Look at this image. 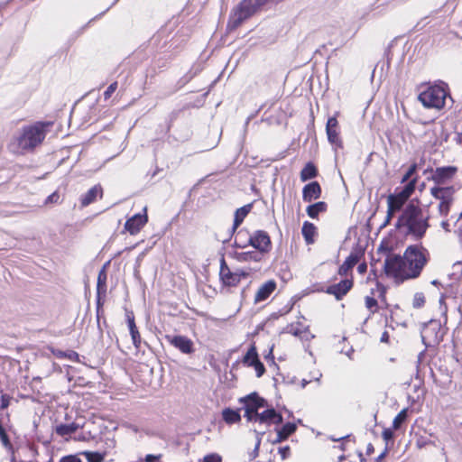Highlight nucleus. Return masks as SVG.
I'll list each match as a JSON object with an SVG mask.
<instances>
[{"label":"nucleus","mask_w":462,"mask_h":462,"mask_svg":"<svg viewBox=\"0 0 462 462\" xmlns=\"http://www.w3.org/2000/svg\"><path fill=\"white\" fill-rule=\"evenodd\" d=\"M374 448L372 443H369L366 447V455L370 456L372 453H374Z\"/></svg>","instance_id":"nucleus-64"},{"label":"nucleus","mask_w":462,"mask_h":462,"mask_svg":"<svg viewBox=\"0 0 462 462\" xmlns=\"http://www.w3.org/2000/svg\"><path fill=\"white\" fill-rule=\"evenodd\" d=\"M79 455L84 456L88 462H103L105 459V453H100L97 451H82Z\"/></svg>","instance_id":"nucleus-35"},{"label":"nucleus","mask_w":462,"mask_h":462,"mask_svg":"<svg viewBox=\"0 0 462 462\" xmlns=\"http://www.w3.org/2000/svg\"><path fill=\"white\" fill-rule=\"evenodd\" d=\"M301 233L307 245L314 243V236L316 234V226L314 224L305 221L302 225Z\"/></svg>","instance_id":"nucleus-29"},{"label":"nucleus","mask_w":462,"mask_h":462,"mask_svg":"<svg viewBox=\"0 0 462 462\" xmlns=\"http://www.w3.org/2000/svg\"><path fill=\"white\" fill-rule=\"evenodd\" d=\"M229 269V267L227 266L226 261H225V258L222 257L221 260H220V271L219 273H223V272H226V270Z\"/></svg>","instance_id":"nucleus-58"},{"label":"nucleus","mask_w":462,"mask_h":462,"mask_svg":"<svg viewBox=\"0 0 462 462\" xmlns=\"http://www.w3.org/2000/svg\"><path fill=\"white\" fill-rule=\"evenodd\" d=\"M79 454H71L62 457L59 462H82Z\"/></svg>","instance_id":"nucleus-45"},{"label":"nucleus","mask_w":462,"mask_h":462,"mask_svg":"<svg viewBox=\"0 0 462 462\" xmlns=\"http://www.w3.org/2000/svg\"><path fill=\"white\" fill-rule=\"evenodd\" d=\"M276 289V282L273 280H269L263 283L255 294L254 301L261 302L269 298V296Z\"/></svg>","instance_id":"nucleus-21"},{"label":"nucleus","mask_w":462,"mask_h":462,"mask_svg":"<svg viewBox=\"0 0 462 462\" xmlns=\"http://www.w3.org/2000/svg\"><path fill=\"white\" fill-rule=\"evenodd\" d=\"M52 354L58 358H67L73 362L79 361V355L73 350L62 351L60 349H53Z\"/></svg>","instance_id":"nucleus-33"},{"label":"nucleus","mask_w":462,"mask_h":462,"mask_svg":"<svg viewBox=\"0 0 462 462\" xmlns=\"http://www.w3.org/2000/svg\"><path fill=\"white\" fill-rule=\"evenodd\" d=\"M328 141L338 148L343 147L342 140L339 137L338 122L336 116L328 117L326 125Z\"/></svg>","instance_id":"nucleus-15"},{"label":"nucleus","mask_w":462,"mask_h":462,"mask_svg":"<svg viewBox=\"0 0 462 462\" xmlns=\"http://www.w3.org/2000/svg\"><path fill=\"white\" fill-rule=\"evenodd\" d=\"M259 449H260V440L255 442L254 448L248 454L250 461L254 460L258 457Z\"/></svg>","instance_id":"nucleus-49"},{"label":"nucleus","mask_w":462,"mask_h":462,"mask_svg":"<svg viewBox=\"0 0 462 462\" xmlns=\"http://www.w3.org/2000/svg\"><path fill=\"white\" fill-rule=\"evenodd\" d=\"M389 338H390L389 333L387 331H384L381 336L380 341L383 343H388Z\"/></svg>","instance_id":"nucleus-62"},{"label":"nucleus","mask_w":462,"mask_h":462,"mask_svg":"<svg viewBox=\"0 0 462 462\" xmlns=\"http://www.w3.org/2000/svg\"><path fill=\"white\" fill-rule=\"evenodd\" d=\"M427 254H429L428 250L418 245H409L405 249L403 258L409 271L404 278L415 279L420 275L428 263Z\"/></svg>","instance_id":"nucleus-2"},{"label":"nucleus","mask_w":462,"mask_h":462,"mask_svg":"<svg viewBox=\"0 0 462 462\" xmlns=\"http://www.w3.org/2000/svg\"><path fill=\"white\" fill-rule=\"evenodd\" d=\"M257 421L260 424H275L280 425L283 422V417L281 412L277 411L273 406L268 404V407L256 416Z\"/></svg>","instance_id":"nucleus-13"},{"label":"nucleus","mask_w":462,"mask_h":462,"mask_svg":"<svg viewBox=\"0 0 462 462\" xmlns=\"http://www.w3.org/2000/svg\"><path fill=\"white\" fill-rule=\"evenodd\" d=\"M44 127L45 124L42 122L23 126L15 138L18 148L28 151L39 145L45 138Z\"/></svg>","instance_id":"nucleus-3"},{"label":"nucleus","mask_w":462,"mask_h":462,"mask_svg":"<svg viewBox=\"0 0 462 462\" xmlns=\"http://www.w3.org/2000/svg\"><path fill=\"white\" fill-rule=\"evenodd\" d=\"M354 282L352 279L341 280L338 283L329 285L325 290V292L334 295L336 300H342L347 292L353 288Z\"/></svg>","instance_id":"nucleus-12"},{"label":"nucleus","mask_w":462,"mask_h":462,"mask_svg":"<svg viewBox=\"0 0 462 462\" xmlns=\"http://www.w3.org/2000/svg\"><path fill=\"white\" fill-rule=\"evenodd\" d=\"M417 170L418 164L416 162L411 164L405 174L402 176L401 183L406 184L408 181H410L412 179L411 177L416 173Z\"/></svg>","instance_id":"nucleus-38"},{"label":"nucleus","mask_w":462,"mask_h":462,"mask_svg":"<svg viewBox=\"0 0 462 462\" xmlns=\"http://www.w3.org/2000/svg\"><path fill=\"white\" fill-rule=\"evenodd\" d=\"M377 300L374 297L366 296L365 297V307L370 310L371 313L376 312L377 308Z\"/></svg>","instance_id":"nucleus-42"},{"label":"nucleus","mask_w":462,"mask_h":462,"mask_svg":"<svg viewBox=\"0 0 462 462\" xmlns=\"http://www.w3.org/2000/svg\"><path fill=\"white\" fill-rule=\"evenodd\" d=\"M395 212H398V210H392V209H390V206H388L387 216H386L385 221L383 222V224L382 225L381 227H384L390 223V221Z\"/></svg>","instance_id":"nucleus-53"},{"label":"nucleus","mask_w":462,"mask_h":462,"mask_svg":"<svg viewBox=\"0 0 462 462\" xmlns=\"http://www.w3.org/2000/svg\"><path fill=\"white\" fill-rule=\"evenodd\" d=\"M429 220L430 217H423L422 209L414 203V200H411L399 216L395 227H406V234L419 241L425 236L428 228L430 226Z\"/></svg>","instance_id":"nucleus-1"},{"label":"nucleus","mask_w":462,"mask_h":462,"mask_svg":"<svg viewBox=\"0 0 462 462\" xmlns=\"http://www.w3.org/2000/svg\"><path fill=\"white\" fill-rule=\"evenodd\" d=\"M236 259L240 262H260L263 259V254L258 251H247L239 253Z\"/></svg>","instance_id":"nucleus-31"},{"label":"nucleus","mask_w":462,"mask_h":462,"mask_svg":"<svg viewBox=\"0 0 462 462\" xmlns=\"http://www.w3.org/2000/svg\"><path fill=\"white\" fill-rule=\"evenodd\" d=\"M364 255V251L359 250L356 252H351L350 254L346 257L344 263L339 266L337 273L340 276H345L347 273L354 268V266L359 262L361 257Z\"/></svg>","instance_id":"nucleus-17"},{"label":"nucleus","mask_w":462,"mask_h":462,"mask_svg":"<svg viewBox=\"0 0 462 462\" xmlns=\"http://www.w3.org/2000/svg\"><path fill=\"white\" fill-rule=\"evenodd\" d=\"M421 342L425 348L438 346L444 337L441 329L440 321L438 319H430L422 325L420 331Z\"/></svg>","instance_id":"nucleus-9"},{"label":"nucleus","mask_w":462,"mask_h":462,"mask_svg":"<svg viewBox=\"0 0 462 462\" xmlns=\"http://www.w3.org/2000/svg\"><path fill=\"white\" fill-rule=\"evenodd\" d=\"M252 367L255 369L257 377H261L265 373V367L260 360H257V362L254 364V365H252Z\"/></svg>","instance_id":"nucleus-48"},{"label":"nucleus","mask_w":462,"mask_h":462,"mask_svg":"<svg viewBox=\"0 0 462 462\" xmlns=\"http://www.w3.org/2000/svg\"><path fill=\"white\" fill-rule=\"evenodd\" d=\"M248 245L253 246L262 254H266L272 249L270 236L263 230H256L254 235L248 236L246 241L236 243V248H245Z\"/></svg>","instance_id":"nucleus-10"},{"label":"nucleus","mask_w":462,"mask_h":462,"mask_svg":"<svg viewBox=\"0 0 462 462\" xmlns=\"http://www.w3.org/2000/svg\"><path fill=\"white\" fill-rule=\"evenodd\" d=\"M162 454H159V455L148 454L145 456L144 460H143V462H159L160 459L162 458Z\"/></svg>","instance_id":"nucleus-52"},{"label":"nucleus","mask_w":462,"mask_h":462,"mask_svg":"<svg viewBox=\"0 0 462 462\" xmlns=\"http://www.w3.org/2000/svg\"><path fill=\"white\" fill-rule=\"evenodd\" d=\"M448 96H449L448 85L440 81L420 92L418 99L425 107L440 109L445 106Z\"/></svg>","instance_id":"nucleus-4"},{"label":"nucleus","mask_w":462,"mask_h":462,"mask_svg":"<svg viewBox=\"0 0 462 462\" xmlns=\"http://www.w3.org/2000/svg\"><path fill=\"white\" fill-rule=\"evenodd\" d=\"M171 344L182 354L190 355L195 352L194 343L186 336L177 335L170 339Z\"/></svg>","instance_id":"nucleus-16"},{"label":"nucleus","mask_w":462,"mask_h":462,"mask_svg":"<svg viewBox=\"0 0 462 462\" xmlns=\"http://www.w3.org/2000/svg\"><path fill=\"white\" fill-rule=\"evenodd\" d=\"M125 317L133 344L135 346V348L139 349L141 347L142 339L140 333L137 329V327L135 325L134 315L133 311L126 310Z\"/></svg>","instance_id":"nucleus-20"},{"label":"nucleus","mask_w":462,"mask_h":462,"mask_svg":"<svg viewBox=\"0 0 462 462\" xmlns=\"http://www.w3.org/2000/svg\"><path fill=\"white\" fill-rule=\"evenodd\" d=\"M425 304V296L422 292H416L413 296L412 307L414 309H420Z\"/></svg>","instance_id":"nucleus-39"},{"label":"nucleus","mask_w":462,"mask_h":462,"mask_svg":"<svg viewBox=\"0 0 462 462\" xmlns=\"http://www.w3.org/2000/svg\"><path fill=\"white\" fill-rule=\"evenodd\" d=\"M229 269V267L227 266L226 261H225V258L222 257L221 260H220V271L219 273H223V272H226V270Z\"/></svg>","instance_id":"nucleus-59"},{"label":"nucleus","mask_w":462,"mask_h":462,"mask_svg":"<svg viewBox=\"0 0 462 462\" xmlns=\"http://www.w3.org/2000/svg\"><path fill=\"white\" fill-rule=\"evenodd\" d=\"M60 203V195L58 191H54L51 195H49L45 199V204H59Z\"/></svg>","instance_id":"nucleus-43"},{"label":"nucleus","mask_w":462,"mask_h":462,"mask_svg":"<svg viewBox=\"0 0 462 462\" xmlns=\"http://www.w3.org/2000/svg\"><path fill=\"white\" fill-rule=\"evenodd\" d=\"M455 234L457 235L459 243L462 245V223L459 225L458 228L455 230Z\"/></svg>","instance_id":"nucleus-57"},{"label":"nucleus","mask_w":462,"mask_h":462,"mask_svg":"<svg viewBox=\"0 0 462 462\" xmlns=\"http://www.w3.org/2000/svg\"><path fill=\"white\" fill-rule=\"evenodd\" d=\"M418 177H414L403 187H397L394 192L387 197V206L392 210H402L406 202L410 199L416 189Z\"/></svg>","instance_id":"nucleus-6"},{"label":"nucleus","mask_w":462,"mask_h":462,"mask_svg":"<svg viewBox=\"0 0 462 462\" xmlns=\"http://www.w3.org/2000/svg\"><path fill=\"white\" fill-rule=\"evenodd\" d=\"M367 271V264L366 263H361L358 264L357 266V272L360 273V274H364Z\"/></svg>","instance_id":"nucleus-56"},{"label":"nucleus","mask_w":462,"mask_h":462,"mask_svg":"<svg viewBox=\"0 0 462 462\" xmlns=\"http://www.w3.org/2000/svg\"><path fill=\"white\" fill-rule=\"evenodd\" d=\"M222 419L228 425L239 422L241 420L240 409L225 408L222 411Z\"/></svg>","instance_id":"nucleus-24"},{"label":"nucleus","mask_w":462,"mask_h":462,"mask_svg":"<svg viewBox=\"0 0 462 462\" xmlns=\"http://www.w3.org/2000/svg\"><path fill=\"white\" fill-rule=\"evenodd\" d=\"M377 291H379V298L384 299L385 293H386V287L380 283L379 282H376Z\"/></svg>","instance_id":"nucleus-54"},{"label":"nucleus","mask_w":462,"mask_h":462,"mask_svg":"<svg viewBox=\"0 0 462 462\" xmlns=\"http://www.w3.org/2000/svg\"><path fill=\"white\" fill-rule=\"evenodd\" d=\"M239 402L242 403L243 409L245 410V418L247 421L256 422V416L259 415V410L262 408L268 407V402L263 397H261L258 393L253 392L239 399Z\"/></svg>","instance_id":"nucleus-7"},{"label":"nucleus","mask_w":462,"mask_h":462,"mask_svg":"<svg viewBox=\"0 0 462 462\" xmlns=\"http://www.w3.org/2000/svg\"><path fill=\"white\" fill-rule=\"evenodd\" d=\"M249 236L250 235H249L248 230H246L245 228L240 229L236 233L233 246L236 247V243H237V241H238V243L241 241H246L248 239Z\"/></svg>","instance_id":"nucleus-41"},{"label":"nucleus","mask_w":462,"mask_h":462,"mask_svg":"<svg viewBox=\"0 0 462 462\" xmlns=\"http://www.w3.org/2000/svg\"><path fill=\"white\" fill-rule=\"evenodd\" d=\"M197 75V71L193 69H189L186 74H184L176 83L173 92H176L181 89L186 84H188L195 76Z\"/></svg>","instance_id":"nucleus-34"},{"label":"nucleus","mask_w":462,"mask_h":462,"mask_svg":"<svg viewBox=\"0 0 462 462\" xmlns=\"http://www.w3.org/2000/svg\"><path fill=\"white\" fill-rule=\"evenodd\" d=\"M202 462H222V457L220 455L217 453H211L208 455H206L203 457Z\"/></svg>","instance_id":"nucleus-44"},{"label":"nucleus","mask_w":462,"mask_h":462,"mask_svg":"<svg viewBox=\"0 0 462 462\" xmlns=\"http://www.w3.org/2000/svg\"><path fill=\"white\" fill-rule=\"evenodd\" d=\"M328 204L324 201H319L307 207L306 212L310 218H317L320 213L326 212Z\"/></svg>","instance_id":"nucleus-28"},{"label":"nucleus","mask_w":462,"mask_h":462,"mask_svg":"<svg viewBox=\"0 0 462 462\" xmlns=\"http://www.w3.org/2000/svg\"><path fill=\"white\" fill-rule=\"evenodd\" d=\"M117 88V82L115 81L113 83H111L107 88L105 90L104 92V98L106 100L108 98H110V97L112 96V94L116 90Z\"/></svg>","instance_id":"nucleus-46"},{"label":"nucleus","mask_w":462,"mask_h":462,"mask_svg":"<svg viewBox=\"0 0 462 462\" xmlns=\"http://www.w3.org/2000/svg\"><path fill=\"white\" fill-rule=\"evenodd\" d=\"M430 193L434 199L439 200L438 206L439 216L448 217L455 200L456 188L453 185L432 186L430 189Z\"/></svg>","instance_id":"nucleus-5"},{"label":"nucleus","mask_w":462,"mask_h":462,"mask_svg":"<svg viewBox=\"0 0 462 462\" xmlns=\"http://www.w3.org/2000/svg\"><path fill=\"white\" fill-rule=\"evenodd\" d=\"M320 184L314 180L306 184L302 189V199L304 202H311L312 200L318 199L321 196Z\"/></svg>","instance_id":"nucleus-18"},{"label":"nucleus","mask_w":462,"mask_h":462,"mask_svg":"<svg viewBox=\"0 0 462 462\" xmlns=\"http://www.w3.org/2000/svg\"><path fill=\"white\" fill-rule=\"evenodd\" d=\"M110 263V261L106 262L103 267L99 270L97 281V294H106V267Z\"/></svg>","instance_id":"nucleus-23"},{"label":"nucleus","mask_w":462,"mask_h":462,"mask_svg":"<svg viewBox=\"0 0 462 462\" xmlns=\"http://www.w3.org/2000/svg\"><path fill=\"white\" fill-rule=\"evenodd\" d=\"M259 359V356L257 353V349L255 346L253 344L247 350L246 354L243 358V364L247 366L254 365V364Z\"/></svg>","instance_id":"nucleus-32"},{"label":"nucleus","mask_w":462,"mask_h":462,"mask_svg":"<svg viewBox=\"0 0 462 462\" xmlns=\"http://www.w3.org/2000/svg\"><path fill=\"white\" fill-rule=\"evenodd\" d=\"M440 226H441V227H442L446 232H450L448 220H447V219L442 220V221H441V223H440Z\"/></svg>","instance_id":"nucleus-60"},{"label":"nucleus","mask_w":462,"mask_h":462,"mask_svg":"<svg viewBox=\"0 0 462 462\" xmlns=\"http://www.w3.org/2000/svg\"><path fill=\"white\" fill-rule=\"evenodd\" d=\"M393 430V429L387 428L383 430L382 437L386 443L393 439L394 434Z\"/></svg>","instance_id":"nucleus-47"},{"label":"nucleus","mask_w":462,"mask_h":462,"mask_svg":"<svg viewBox=\"0 0 462 462\" xmlns=\"http://www.w3.org/2000/svg\"><path fill=\"white\" fill-rule=\"evenodd\" d=\"M406 263L403 256L392 254L386 257L383 264V272L387 277L393 278L396 283H402L410 278H404L408 272L405 271Z\"/></svg>","instance_id":"nucleus-8"},{"label":"nucleus","mask_w":462,"mask_h":462,"mask_svg":"<svg viewBox=\"0 0 462 462\" xmlns=\"http://www.w3.org/2000/svg\"><path fill=\"white\" fill-rule=\"evenodd\" d=\"M387 452H388V448L386 447L384 448V450L375 458V462H381L386 456Z\"/></svg>","instance_id":"nucleus-61"},{"label":"nucleus","mask_w":462,"mask_h":462,"mask_svg":"<svg viewBox=\"0 0 462 462\" xmlns=\"http://www.w3.org/2000/svg\"><path fill=\"white\" fill-rule=\"evenodd\" d=\"M103 189L102 187L98 185H95L90 188L85 194L81 196L80 203L82 207H87L92 202H94L97 197L99 195L102 197Z\"/></svg>","instance_id":"nucleus-22"},{"label":"nucleus","mask_w":462,"mask_h":462,"mask_svg":"<svg viewBox=\"0 0 462 462\" xmlns=\"http://www.w3.org/2000/svg\"><path fill=\"white\" fill-rule=\"evenodd\" d=\"M119 0H115L111 5L109 7H107L104 12L100 13L99 14H97V16H95L94 18H92L91 20H89V22L84 26L87 27L92 21L101 17L106 12H107L113 5H115Z\"/></svg>","instance_id":"nucleus-55"},{"label":"nucleus","mask_w":462,"mask_h":462,"mask_svg":"<svg viewBox=\"0 0 462 462\" xmlns=\"http://www.w3.org/2000/svg\"><path fill=\"white\" fill-rule=\"evenodd\" d=\"M10 399H11V397L8 394L1 395V405H0L1 410H5L9 406Z\"/></svg>","instance_id":"nucleus-51"},{"label":"nucleus","mask_w":462,"mask_h":462,"mask_svg":"<svg viewBox=\"0 0 462 462\" xmlns=\"http://www.w3.org/2000/svg\"><path fill=\"white\" fill-rule=\"evenodd\" d=\"M148 216L146 213V208L143 209V214L137 213L133 217H129L125 223V229L131 235H136L140 232L143 226L147 223Z\"/></svg>","instance_id":"nucleus-14"},{"label":"nucleus","mask_w":462,"mask_h":462,"mask_svg":"<svg viewBox=\"0 0 462 462\" xmlns=\"http://www.w3.org/2000/svg\"><path fill=\"white\" fill-rule=\"evenodd\" d=\"M106 294H97V299H96V312H97V326L100 328V317L103 315V305L105 303V298Z\"/></svg>","instance_id":"nucleus-37"},{"label":"nucleus","mask_w":462,"mask_h":462,"mask_svg":"<svg viewBox=\"0 0 462 462\" xmlns=\"http://www.w3.org/2000/svg\"><path fill=\"white\" fill-rule=\"evenodd\" d=\"M318 175L319 171L316 165L312 162H309L300 171V180L301 181H307L316 178Z\"/></svg>","instance_id":"nucleus-27"},{"label":"nucleus","mask_w":462,"mask_h":462,"mask_svg":"<svg viewBox=\"0 0 462 462\" xmlns=\"http://www.w3.org/2000/svg\"><path fill=\"white\" fill-rule=\"evenodd\" d=\"M297 430V425L294 422H286L282 428L275 429L276 438L272 441L273 444L282 443L289 439Z\"/></svg>","instance_id":"nucleus-19"},{"label":"nucleus","mask_w":462,"mask_h":462,"mask_svg":"<svg viewBox=\"0 0 462 462\" xmlns=\"http://www.w3.org/2000/svg\"><path fill=\"white\" fill-rule=\"evenodd\" d=\"M237 275H238V283H239L241 279L247 278L249 273L245 271L240 270V271H237Z\"/></svg>","instance_id":"nucleus-63"},{"label":"nucleus","mask_w":462,"mask_h":462,"mask_svg":"<svg viewBox=\"0 0 462 462\" xmlns=\"http://www.w3.org/2000/svg\"><path fill=\"white\" fill-rule=\"evenodd\" d=\"M408 418V409H402L393 419V429L397 430L402 427V424L406 421Z\"/></svg>","instance_id":"nucleus-36"},{"label":"nucleus","mask_w":462,"mask_h":462,"mask_svg":"<svg viewBox=\"0 0 462 462\" xmlns=\"http://www.w3.org/2000/svg\"><path fill=\"white\" fill-rule=\"evenodd\" d=\"M220 280L225 286L235 287L238 284L237 272H231L230 269L219 273Z\"/></svg>","instance_id":"nucleus-26"},{"label":"nucleus","mask_w":462,"mask_h":462,"mask_svg":"<svg viewBox=\"0 0 462 462\" xmlns=\"http://www.w3.org/2000/svg\"><path fill=\"white\" fill-rule=\"evenodd\" d=\"M457 171L456 166H442L437 167L435 170L428 168L424 171L423 174L427 176L428 180H432L434 186H444L448 180H452Z\"/></svg>","instance_id":"nucleus-11"},{"label":"nucleus","mask_w":462,"mask_h":462,"mask_svg":"<svg viewBox=\"0 0 462 462\" xmlns=\"http://www.w3.org/2000/svg\"><path fill=\"white\" fill-rule=\"evenodd\" d=\"M254 203H248L235 211L234 221L235 228H238L239 226L244 222L245 218L251 212Z\"/></svg>","instance_id":"nucleus-25"},{"label":"nucleus","mask_w":462,"mask_h":462,"mask_svg":"<svg viewBox=\"0 0 462 462\" xmlns=\"http://www.w3.org/2000/svg\"><path fill=\"white\" fill-rule=\"evenodd\" d=\"M79 429V425L76 422H71L69 424L61 423L56 426V433L59 436L64 437L68 435H71L75 433Z\"/></svg>","instance_id":"nucleus-30"},{"label":"nucleus","mask_w":462,"mask_h":462,"mask_svg":"<svg viewBox=\"0 0 462 462\" xmlns=\"http://www.w3.org/2000/svg\"><path fill=\"white\" fill-rule=\"evenodd\" d=\"M278 452L281 455L282 459L285 460L289 457L291 454V448L289 446L281 447L279 448Z\"/></svg>","instance_id":"nucleus-50"},{"label":"nucleus","mask_w":462,"mask_h":462,"mask_svg":"<svg viewBox=\"0 0 462 462\" xmlns=\"http://www.w3.org/2000/svg\"><path fill=\"white\" fill-rule=\"evenodd\" d=\"M453 273L450 274L451 279L457 280L462 276V262H456L453 266Z\"/></svg>","instance_id":"nucleus-40"}]
</instances>
